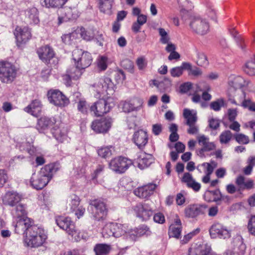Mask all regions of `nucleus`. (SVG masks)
<instances>
[{
	"label": "nucleus",
	"instance_id": "9",
	"mask_svg": "<svg viewBox=\"0 0 255 255\" xmlns=\"http://www.w3.org/2000/svg\"><path fill=\"white\" fill-rule=\"evenodd\" d=\"M47 96L49 103L57 107H65L69 103L68 98L58 90H49Z\"/></svg>",
	"mask_w": 255,
	"mask_h": 255
},
{
	"label": "nucleus",
	"instance_id": "32",
	"mask_svg": "<svg viewBox=\"0 0 255 255\" xmlns=\"http://www.w3.org/2000/svg\"><path fill=\"white\" fill-rule=\"evenodd\" d=\"M113 237L119 238L125 234L130 235L131 232L127 229V227L126 225L113 223Z\"/></svg>",
	"mask_w": 255,
	"mask_h": 255
},
{
	"label": "nucleus",
	"instance_id": "49",
	"mask_svg": "<svg viewBox=\"0 0 255 255\" xmlns=\"http://www.w3.org/2000/svg\"><path fill=\"white\" fill-rule=\"evenodd\" d=\"M108 65V58L106 56H100L97 60V66L101 71H105Z\"/></svg>",
	"mask_w": 255,
	"mask_h": 255
},
{
	"label": "nucleus",
	"instance_id": "31",
	"mask_svg": "<svg viewBox=\"0 0 255 255\" xmlns=\"http://www.w3.org/2000/svg\"><path fill=\"white\" fill-rule=\"evenodd\" d=\"M24 110L26 112L34 116H37L41 111L40 102L37 100H34Z\"/></svg>",
	"mask_w": 255,
	"mask_h": 255
},
{
	"label": "nucleus",
	"instance_id": "40",
	"mask_svg": "<svg viewBox=\"0 0 255 255\" xmlns=\"http://www.w3.org/2000/svg\"><path fill=\"white\" fill-rule=\"evenodd\" d=\"M68 0H42V4L47 7H61Z\"/></svg>",
	"mask_w": 255,
	"mask_h": 255
},
{
	"label": "nucleus",
	"instance_id": "21",
	"mask_svg": "<svg viewBox=\"0 0 255 255\" xmlns=\"http://www.w3.org/2000/svg\"><path fill=\"white\" fill-rule=\"evenodd\" d=\"M211 250V247L207 244H195L189 248L188 255H208Z\"/></svg>",
	"mask_w": 255,
	"mask_h": 255
},
{
	"label": "nucleus",
	"instance_id": "17",
	"mask_svg": "<svg viewBox=\"0 0 255 255\" xmlns=\"http://www.w3.org/2000/svg\"><path fill=\"white\" fill-rule=\"evenodd\" d=\"M90 205L91 207H94L93 209L94 218L100 220L104 219L107 215V209L105 203L100 200H94L91 201Z\"/></svg>",
	"mask_w": 255,
	"mask_h": 255
},
{
	"label": "nucleus",
	"instance_id": "28",
	"mask_svg": "<svg viewBox=\"0 0 255 255\" xmlns=\"http://www.w3.org/2000/svg\"><path fill=\"white\" fill-rule=\"evenodd\" d=\"M205 200L208 202H218L224 200L223 196L219 190L207 191L204 194Z\"/></svg>",
	"mask_w": 255,
	"mask_h": 255
},
{
	"label": "nucleus",
	"instance_id": "42",
	"mask_svg": "<svg viewBox=\"0 0 255 255\" xmlns=\"http://www.w3.org/2000/svg\"><path fill=\"white\" fill-rule=\"evenodd\" d=\"M51 125L52 122L49 118L47 117H42L37 121L36 128L39 132H42Z\"/></svg>",
	"mask_w": 255,
	"mask_h": 255
},
{
	"label": "nucleus",
	"instance_id": "62",
	"mask_svg": "<svg viewBox=\"0 0 255 255\" xmlns=\"http://www.w3.org/2000/svg\"><path fill=\"white\" fill-rule=\"evenodd\" d=\"M123 109L125 112H130L135 111L131 101L129 102H125L123 105Z\"/></svg>",
	"mask_w": 255,
	"mask_h": 255
},
{
	"label": "nucleus",
	"instance_id": "53",
	"mask_svg": "<svg viewBox=\"0 0 255 255\" xmlns=\"http://www.w3.org/2000/svg\"><path fill=\"white\" fill-rule=\"evenodd\" d=\"M200 232V229L197 228L194 231L188 233L185 235L183 239L181 241L182 244L187 243L195 235L198 234Z\"/></svg>",
	"mask_w": 255,
	"mask_h": 255
},
{
	"label": "nucleus",
	"instance_id": "37",
	"mask_svg": "<svg viewBox=\"0 0 255 255\" xmlns=\"http://www.w3.org/2000/svg\"><path fill=\"white\" fill-rule=\"evenodd\" d=\"M229 101L230 102L236 105L243 106V104L247 100L246 93L242 91H239L234 96V98H229Z\"/></svg>",
	"mask_w": 255,
	"mask_h": 255
},
{
	"label": "nucleus",
	"instance_id": "16",
	"mask_svg": "<svg viewBox=\"0 0 255 255\" xmlns=\"http://www.w3.org/2000/svg\"><path fill=\"white\" fill-rule=\"evenodd\" d=\"M131 164V160L125 157H120L112 160L110 163V167L116 172L123 173Z\"/></svg>",
	"mask_w": 255,
	"mask_h": 255
},
{
	"label": "nucleus",
	"instance_id": "10",
	"mask_svg": "<svg viewBox=\"0 0 255 255\" xmlns=\"http://www.w3.org/2000/svg\"><path fill=\"white\" fill-rule=\"evenodd\" d=\"M113 120L111 118H104L94 121L91 125L92 129L97 133H106L111 128Z\"/></svg>",
	"mask_w": 255,
	"mask_h": 255
},
{
	"label": "nucleus",
	"instance_id": "6",
	"mask_svg": "<svg viewBox=\"0 0 255 255\" xmlns=\"http://www.w3.org/2000/svg\"><path fill=\"white\" fill-rule=\"evenodd\" d=\"M114 105L113 99L108 97L106 99H99L91 106L90 110L95 116L100 117L110 112Z\"/></svg>",
	"mask_w": 255,
	"mask_h": 255
},
{
	"label": "nucleus",
	"instance_id": "2",
	"mask_svg": "<svg viewBox=\"0 0 255 255\" xmlns=\"http://www.w3.org/2000/svg\"><path fill=\"white\" fill-rule=\"evenodd\" d=\"M45 231L37 226L32 227L26 234L24 243L30 248H38L41 246L47 239Z\"/></svg>",
	"mask_w": 255,
	"mask_h": 255
},
{
	"label": "nucleus",
	"instance_id": "27",
	"mask_svg": "<svg viewBox=\"0 0 255 255\" xmlns=\"http://www.w3.org/2000/svg\"><path fill=\"white\" fill-rule=\"evenodd\" d=\"M12 211V214L14 220L27 217L26 205L19 203L15 206Z\"/></svg>",
	"mask_w": 255,
	"mask_h": 255
},
{
	"label": "nucleus",
	"instance_id": "23",
	"mask_svg": "<svg viewBox=\"0 0 255 255\" xmlns=\"http://www.w3.org/2000/svg\"><path fill=\"white\" fill-rule=\"evenodd\" d=\"M37 53L39 59L46 63H48L55 54L53 49L48 45L39 48Z\"/></svg>",
	"mask_w": 255,
	"mask_h": 255
},
{
	"label": "nucleus",
	"instance_id": "7",
	"mask_svg": "<svg viewBox=\"0 0 255 255\" xmlns=\"http://www.w3.org/2000/svg\"><path fill=\"white\" fill-rule=\"evenodd\" d=\"M56 223L61 229L66 231L75 240L77 241L79 239L78 231L76 229L74 223L70 218L58 216L56 218Z\"/></svg>",
	"mask_w": 255,
	"mask_h": 255
},
{
	"label": "nucleus",
	"instance_id": "12",
	"mask_svg": "<svg viewBox=\"0 0 255 255\" xmlns=\"http://www.w3.org/2000/svg\"><path fill=\"white\" fill-rule=\"evenodd\" d=\"M136 216L143 221L148 220L153 215V210L148 203H140L133 208Z\"/></svg>",
	"mask_w": 255,
	"mask_h": 255
},
{
	"label": "nucleus",
	"instance_id": "41",
	"mask_svg": "<svg viewBox=\"0 0 255 255\" xmlns=\"http://www.w3.org/2000/svg\"><path fill=\"white\" fill-rule=\"evenodd\" d=\"M244 69L245 72L250 76L255 75V56L246 62Z\"/></svg>",
	"mask_w": 255,
	"mask_h": 255
},
{
	"label": "nucleus",
	"instance_id": "58",
	"mask_svg": "<svg viewBox=\"0 0 255 255\" xmlns=\"http://www.w3.org/2000/svg\"><path fill=\"white\" fill-rule=\"evenodd\" d=\"M132 103V106L135 111L139 110L142 106L143 100L139 98H136L131 100Z\"/></svg>",
	"mask_w": 255,
	"mask_h": 255
},
{
	"label": "nucleus",
	"instance_id": "50",
	"mask_svg": "<svg viewBox=\"0 0 255 255\" xmlns=\"http://www.w3.org/2000/svg\"><path fill=\"white\" fill-rule=\"evenodd\" d=\"M247 229L250 234L255 237V215L252 216L249 220Z\"/></svg>",
	"mask_w": 255,
	"mask_h": 255
},
{
	"label": "nucleus",
	"instance_id": "38",
	"mask_svg": "<svg viewBox=\"0 0 255 255\" xmlns=\"http://www.w3.org/2000/svg\"><path fill=\"white\" fill-rule=\"evenodd\" d=\"M83 69L79 68L76 65L75 67H72L67 71L66 76L70 79L77 80L82 74Z\"/></svg>",
	"mask_w": 255,
	"mask_h": 255
},
{
	"label": "nucleus",
	"instance_id": "63",
	"mask_svg": "<svg viewBox=\"0 0 255 255\" xmlns=\"http://www.w3.org/2000/svg\"><path fill=\"white\" fill-rule=\"evenodd\" d=\"M7 180V175L5 170L0 169V187H2Z\"/></svg>",
	"mask_w": 255,
	"mask_h": 255
},
{
	"label": "nucleus",
	"instance_id": "18",
	"mask_svg": "<svg viewBox=\"0 0 255 255\" xmlns=\"http://www.w3.org/2000/svg\"><path fill=\"white\" fill-rule=\"evenodd\" d=\"M207 206L205 204H192L187 206L184 209V215L186 218H195L204 214Z\"/></svg>",
	"mask_w": 255,
	"mask_h": 255
},
{
	"label": "nucleus",
	"instance_id": "14",
	"mask_svg": "<svg viewBox=\"0 0 255 255\" xmlns=\"http://www.w3.org/2000/svg\"><path fill=\"white\" fill-rule=\"evenodd\" d=\"M15 232L17 234L25 233L26 235L32 227L36 226L33 221L27 217L15 220Z\"/></svg>",
	"mask_w": 255,
	"mask_h": 255
},
{
	"label": "nucleus",
	"instance_id": "5",
	"mask_svg": "<svg viewBox=\"0 0 255 255\" xmlns=\"http://www.w3.org/2000/svg\"><path fill=\"white\" fill-rule=\"evenodd\" d=\"M15 67L8 62H0V80L2 83H12L16 78Z\"/></svg>",
	"mask_w": 255,
	"mask_h": 255
},
{
	"label": "nucleus",
	"instance_id": "24",
	"mask_svg": "<svg viewBox=\"0 0 255 255\" xmlns=\"http://www.w3.org/2000/svg\"><path fill=\"white\" fill-rule=\"evenodd\" d=\"M148 139V137L147 132L142 129L134 132L132 137L133 142L139 148L143 147L147 143Z\"/></svg>",
	"mask_w": 255,
	"mask_h": 255
},
{
	"label": "nucleus",
	"instance_id": "11",
	"mask_svg": "<svg viewBox=\"0 0 255 255\" xmlns=\"http://www.w3.org/2000/svg\"><path fill=\"white\" fill-rule=\"evenodd\" d=\"M210 234L212 238L228 239L231 237V231L227 227L220 223L213 224L210 229Z\"/></svg>",
	"mask_w": 255,
	"mask_h": 255
},
{
	"label": "nucleus",
	"instance_id": "61",
	"mask_svg": "<svg viewBox=\"0 0 255 255\" xmlns=\"http://www.w3.org/2000/svg\"><path fill=\"white\" fill-rule=\"evenodd\" d=\"M170 73L171 75L173 77H179L183 74L182 68L180 67H176L172 68Z\"/></svg>",
	"mask_w": 255,
	"mask_h": 255
},
{
	"label": "nucleus",
	"instance_id": "56",
	"mask_svg": "<svg viewBox=\"0 0 255 255\" xmlns=\"http://www.w3.org/2000/svg\"><path fill=\"white\" fill-rule=\"evenodd\" d=\"M223 104L224 100L223 99H218L216 101L212 102L210 104V107L211 109L215 111H219Z\"/></svg>",
	"mask_w": 255,
	"mask_h": 255
},
{
	"label": "nucleus",
	"instance_id": "64",
	"mask_svg": "<svg viewBox=\"0 0 255 255\" xmlns=\"http://www.w3.org/2000/svg\"><path fill=\"white\" fill-rule=\"evenodd\" d=\"M189 128L187 129V132L190 134H195L198 133L199 127L196 123L187 125Z\"/></svg>",
	"mask_w": 255,
	"mask_h": 255
},
{
	"label": "nucleus",
	"instance_id": "33",
	"mask_svg": "<svg viewBox=\"0 0 255 255\" xmlns=\"http://www.w3.org/2000/svg\"><path fill=\"white\" fill-rule=\"evenodd\" d=\"M80 204V199L78 196L73 194L69 196L67 200L66 208L69 212H73L78 207Z\"/></svg>",
	"mask_w": 255,
	"mask_h": 255
},
{
	"label": "nucleus",
	"instance_id": "3",
	"mask_svg": "<svg viewBox=\"0 0 255 255\" xmlns=\"http://www.w3.org/2000/svg\"><path fill=\"white\" fill-rule=\"evenodd\" d=\"M189 26L194 33L203 35L209 30V23L206 18L200 15H191L189 18Z\"/></svg>",
	"mask_w": 255,
	"mask_h": 255
},
{
	"label": "nucleus",
	"instance_id": "34",
	"mask_svg": "<svg viewBox=\"0 0 255 255\" xmlns=\"http://www.w3.org/2000/svg\"><path fill=\"white\" fill-rule=\"evenodd\" d=\"M113 2L114 0H99V8L101 12L108 15H111Z\"/></svg>",
	"mask_w": 255,
	"mask_h": 255
},
{
	"label": "nucleus",
	"instance_id": "15",
	"mask_svg": "<svg viewBox=\"0 0 255 255\" xmlns=\"http://www.w3.org/2000/svg\"><path fill=\"white\" fill-rule=\"evenodd\" d=\"M14 35L18 47L25 44L31 38V31L27 27H21L17 26L14 31Z\"/></svg>",
	"mask_w": 255,
	"mask_h": 255
},
{
	"label": "nucleus",
	"instance_id": "59",
	"mask_svg": "<svg viewBox=\"0 0 255 255\" xmlns=\"http://www.w3.org/2000/svg\"><path fill=\"white\" fill-rule=\"evenodd\" d=\"M255 160V158L253 157H251L249 159V165L246 167L244 170V172L245 174L249 175L252 171L253 163L254 160Z\"/></svg>",
	"mask_w": 255,
	"mask_h": 255
},
{
	"label": "nucleus",
	"instance_id": "48",
	"mask_svg": "<svg viewBox=\"0 0 255 255\" xmlns=\"http://www.w3.org/2000/svg\"><path fill=\"white\" fill-rule=\"evenodd\" d=\"M112 146L102 147L98 150V154L99 156L102 158H106L112 155V150L111 148Z\"/></svg>",
	"mask_w": 255,
	"mask_h": 255
},
{
	"label": "nucleus",
	"instance_id": "25",
	"mask_svg": "<svg viewBox=\"0 0 255 255\" xmlns=\"http://www.w3.org/2000/svg\"><path fill=\"white\" fill-rule=\"evenodd\" d=\"M62 11L64 13V16L58 17L59 24L69 20L75 19L78 17V12L76 7H66Z\"/></svg>",
	"mask_w": 255,
	"mask_h": 255
},
{
	"label": "nucleus",
	"instance_id": "54",
	"mask_svg": "<svg viewBox=\"0 0 255 255\" xmlns=\"http://www.w3.org/2000/svg\"><path fill=\"white\" fill-rule=\"evenodd\" d=\"M245 109H247L249 111L255 112V102H253L250 98L244 102L242 106Z\"/></svg>",
	"mask_w": 255,
	"mask_h": 255
},
{
	"label": "nucleus",
	"instance_id": "39",
	"mask_svg": "<svg viewBox=\"0 0 255 255\" xmlns=\"http://www.w3.org/2000/svg\"><path fill=\"white\" fill-rule=\"evenodd\" d=\"M52 133L55 139L60 142H63L67 140L66 130L64 128H54L52 131Z\"/></svg>",
	"mask_w": 255,
	"mask_h": 255
},
{
	"label": "nucleus",
	"instance_id": "43",
	"mask_svg": "<svg viewBox=\"0 0 255 255\" xmlns=\"http://www.w3.org/2000/svg\"><path fill=\"white\" fill-rule=\"evenodd\" d=\"M111 250V247L107 244H97L94 248L96 255H107Z\"/></svg>",
	"mask_w": 255,
	"mask_h": 255
},
{
	"label": "nucleus",
	"instance_id": "35",
	"mask_svg": "<svg viewBox=\"0 0 255 255\" xmlns=\"http://www.w3.org/2000/svg\"><path fill=\"white\" fill-rule=\"evenodd\" d=\"M153 161L152 156L150 154L140 155L138 159V167L143 169L149 166Z\"/></svg>",
	"mask_w": 255,
	"mask_h": 255
},
{
	"label": "nucleus",
	"instance_id": "46",
	"mask_svg": "<svg viewBox=\"0 0 255 255\" xmlns=\"http://www.w3.org/2000/svg\"><path fill=\"white\" fill-rule=\"evenodd\" d=\"M114 226L113 223H110L106 225L103 229L102 235L104 238H108L113 237Z\"/></svg>",
	"mask_w": 255,
	"mask_h": 255
},
{
	"label": "nucleus",
	"instance_id": "19",
	"mask_svg": "<svg viewBox=\"0 0 255 255\" xmlns=\"http://www.w3.org/2000/svg\"><path fill=\"white\" fill-rule=\"evenodd\" d=\"M228 84L230 86V92H233L234 90H237L248 86L250 84V81H246L241 76L233 75L229 77Z\"/></svg>",
	"mask_w": 255,
	"mask_h": 255
},
{
	"label": "nucleus",
	"instance_id": "29",
	"mask_svg": "<svg viewBox=\"0 0 255 255\" xmlns=\"http://www.w3.org/2000/svg\"><path fill=\"white\" fill-rule=\"evenodd\" d=\"M182 181L186 183L188 187L191 188L195 191H198L201 188L200 184L196 182L189 173H184Z\"/></svg>",
	"mask_w": 255,
	"mask_h": 255
},
{
	"label": "nucleus",
	"instance_id": "57",
	"mask_svg": "<svg viewBox=\"0 0 255 255\" xmlns=\"http://www.w3.org/2000/svg\"><path fill=\"white\" fill-rule=\"evenodd\" d=\"M77 108L79 111L83 113L87 112V104L85 100H80L77 104Z\"/></svg>",
	"mask_w": 255,
	"mask_h": 255
},
{
	"label": "nucleus",
	"instance_id": "4",
	"mask_svg": "<svg viewBox=\"0 0 255 255\" xmlns=\"http://www.w3.org/2000/svg\"><path fill=\"white\" fill-rule=\"evenodd\" d=\"M90 86L98 93L104 94L106 92L107 95L112 94L115 87L111 79L108 77L96 78Z\"/></svg>",
	"mask_w": 255,
	"mask_h": 255
},
{
	"label": "nucleus",
	"instance_id": "60",
	"mask_svg": "<svg viewBox=\"0 0 255 255\" xmlns=\"http://www.w3.org/2000/svg\"><path fill=\"white\" fill-rule=\"evenodd\" d=\"M115 78L117 83H123L126 79V75L122 70H119L116 72Z\"/></svg>",
	"mask_w": 255,
	"mask_h": 255
},
{
	"label": "nucleus",
	"instance_id": "52",
	"mask_svg": "<svg viewBox=\"0 0 255 255\" xmlns=\"http://www.w3.org/2000/svg\"><path fill=\"white\" fill-rule=\"evenodd\" d=\"M159 34L160 36V41L162 44H166L169 42L170 37L165 31L163 28H159L158 29Z\"/></svg>",
	"mask_w": 255,
	"mask_h": 255
},
{
	"label": "nucleus",
	"instance_id": "55",
	"mask_svg": "<svg viewBox=\"0 0 255 255\" xmlns=\"http://www.w3.org/2000/svg\"><path fill=\"white\" fill-rule=\"evenodd\" d=\"M121 64L124 68L128 70L130 73L133 72L134 65L133 63L131 61L128 59H125L122 61Z\"/></svg>",
	"mask_w": 255,
	"mask_h": 255
},
{
	"label": "nucleus",
	"instance_id": "13",
	"mask_svg": "<svg viewBox=\"0 0 255 255\" xmlns=\"http://www.w3.org/2000/svg\"><path fill=\"white\" fill-rule=\"evenodd\" d=\"M197 139L199 145L202 148L197 151L198 155L204 157V152L210 151L216 148V145L213 142L209 141V138L204 134L199 135L197 136Z\"/></svg>",
	"mask_w": 255,
	"mask_h": 255
},
{
	"label": "nucleus",
	"instance_id": "51",
	"mask_svg": "<svg viewBox=\"0 0 255 255\" xmlns=\"http://www.w3.org/2000/svg\"><path fill=\"white\" fill-rule=\"evenodd\" d=\"M235 138L237 142L240 144H247L250 142L248 136L243 133H238L235 135Z\"/></svg>",
	"mask_w": 255,
	"mask_h": 255
},
{
	"label": "nucleus",
	"instance_id": "26",
	"mask_svg": "<svg viewBox=\"0 0 255 255\" xmlns=\"http://www.w3.org/2000/svg\"><path fill=\"white\" fill-rule=\"evenodd\" d=\"M182 230L181 222L180 219L176 217L174 222L169 227V235L170 237L177 239L179 238Z\"/></svg>",
	"mask_w": 255,
	"mask_h": 255
},
{
	"label": "nucleus",
	"instance_id": "30",
	"mask_svg": "<svg viewBox=\"0 0 255 255\" xmlns=\"http://www.w3.org/2000/svg\"><path fill=\"white\" fill-rule=\"evenodd\" d=\"M236 245L234 248L233 251H227L226 252V255H234L237 254L238 255H243L246 250V245L244 244L242 241L238 239L235 241Z\"/></svg>",
	"mask_w": 255,
	"mask_h": 255
},
{
	"label": "nucleus",
	"instance_id": "22",
	"mask_svg": "<svg viewBox=\"0 0 255 255\" xmlns=\"http://www.w3.org/2000/svg\"><path fill=\"white\" fill-rule=\"evenodd\" d=\"M22 198V195L15 191L7 192L3 198L4 204L11 207L19 203Z\"/></svg>",
	"mask_w": 255,
	"mask_h": 255
},
{
	"label": "nucleus",
	"instance_id": "45",
	"mask_svg": "<svg viewBox=\"0 0 255 255\" xmlns=\"http://www.w3.org/2000/svg\"><path fill=\"white\" fill-rule=\"evenodd\" d=\"M26 15L31 20V22L36 24L39 22L37 10L36 8L33 7L27 10Z\"/></svg>",
	"mask_w": 255,
	"mask_h": 255
},
{
	"label": "nucleus",
	"instance_id": "8",
	"mask_svg": "<svg viewBox=\"0 0 255 255\" xmlns=\"http://www.w3.org/2000/svg\"><path fill=\"white\" fill-rule=\"evenodd\" d=\"M72 56L75 65L79 68L84 69L92 63L91 54L88 52H84L81 49H75L73 51Z\"/></svg>",
	"mask_w": 255,
	"mask_h": 255
},
{
	"label": "nucleus",
	"instance_id": "47",
	"mask_svg": "<svg viewBox=\"0 0 255 255\" xmlns=\"http://www.w3.org/2000/svg\"><path fill=\"white\" fill-rule=\"evenodd\" d=\"M232 136V133L230 130L224 131L219 136L220 141L222 144H227L231 140Z\"/></svg>",
	"mask_w": 255,
	"mask_h": 255
},
{
	"label": "nucleus",
	"instance_id": "20",
	"mask_svg": "<svg viewBox=\"0 0 255 255\" xmlns=\"http://www.w3.org/2000/svg\"><path fill=\"white\" fill-rule=\"evenodd\" d=\"M157 185L149 183L141 187L137 188L134 190V194L141 199H146L153 194V192L157 187Z\"/></svg>",
	"mask_w": 255,
	"mask_h": 255
},
{
	"label": "nucleus",
	"instance_id": "1",
	"mask_svg": "<svg viewBox=\"0 0 255 255\" xmlns=\"http://www.w3.org/2000/svg\"><path fill=\"white\" fill-rule=\"evenodd\" d=\"M58 169L56 165L51 163L42 167L37 174H33L31 178L30 182L32 186L37 189L43 188L52 177L53 174Z\"/></svg>",
	"mask_w": 255,
	"mask_h": 255
},
{
	"label": "nucleus",
	"instance_id": "44",
	"mask_svg": "<svg viewBox=\"0 0 255 255\" xmlns=\"http://www.w3.org/2000/svg\"><path fill=\"white\" fill-rule=\"evenodd\" d=\"M194 51L197 57L196 63L200 66H206L208 65V61L205 54L196 48L194 49Z\"/></svg>",
	"mask_w": 255,
	"mask_h": 255
},
{
	"label": "nucleus",
	"instance_id": "36",
	"mask_svg": "<svg viewBox=\"0 0 255 255\" xmlns=\"http://www.w3.org/2000/svg\"><path fill=\"white\" fill-rule=\"evenodd\" d=\"M183 117L186 119V125H189L195 124L197 121V114L195 112L188 109L183 110Z\"/></svg>",
	"mask_w": 255,
	"mask_h": 255
}]
</instances>
